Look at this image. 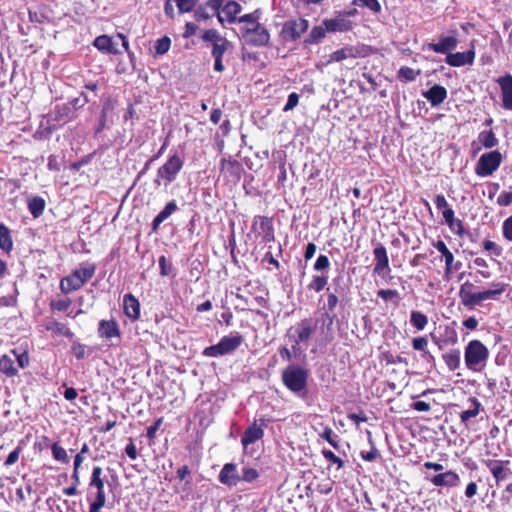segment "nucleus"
Instances as JSON below:
<instances>
[{
	"mask_svg": "<svg viewBox=\"0 0 512 512\" xmlns=\"http://www.w3.org/2000/svg\"><path fill=\"white\" fill-rule=\"evenodd\" d=\"M51 452L53 458L56 461L62 464H68L70 462V458L67 454V451L62 446H60L58 442L52 444Z\"/></svg>",
	"mask_w": 512,
	"mask_h": 512,
	"instance_id": "obj_47",
	"label": "nucleus"
},
{
	"mask_svg": "<svg viewBox=\"0 0 512 512\" xmlns=\"http://www.w3.org/2000/svg\"><path fill=\"white\" fill-rule=\"evenodd\" d=\"M308 27V21L306 19L299 18L285 22L281 32H306L308 30Z\"/></svg>",
	"mask_w": 512,
	"mask_h": 512,
	"instance_id": "obj_41",
	"label": "nucleus"
},
{
	"mask_svg": "<svg viewBox=\"0 0 512 512\" xmlns=\"http://www.w3.org/2000/svg\"><path fill=\"white\" fill-rule=\"evenodd\" d=\"M320 437L325 439L333 448H339L338 436L333 432L330 427H325Z\"/></svg>",
	"mask_w": 512,
	"mask_h": 512,
	"instance_id": "obj_55",
	"label": "nucleus"
},
{
	"mask_svg": "<svg viewBox=\"0 0 512 512\" xmlns=\"http://www.w3.org/2000/svg\"><path fill=\"white\" fill-rule=\"evenodd\" d=\"M123 310L124 314L131 320L136 321L140 318V302L131 293L125 294L123 297Z\"/></svg>",
	"mask_w": 512,
	"mask_h": 512,
	"instance_id": "obj_28",
	"label": "nucleus"
},
{
	"mask_svg": "<svg viewBox=\"0 0 512 512\" xmlns=\"http://www.w3.org/2000/svg\"><path fill=\"white\" fill-rule=\"evenodd\" d=\"M28 210L34 218H39L46 207L45 200L40 196H33L27 201Z\"/></svg>",
	"mask_w": 512,
	"mask_h": 512,
	"instance_id": "obj_38",
	"label": "nucleus"
},
{
	"mask_svg": "<svg viewBox=\"0 0 512 512\" xmlns=\"http://www.w3.org/2000/svg\"><path fill=\"white\" fill-rule=\"evenodd\" d=\"M458 40L453 36L442 37L437 43H429L428 49L435 52L446 54L450 53L456 48Z\"/></svg>",
	"mask_w": 512,
	"mask_h": 512,
	"instance_id": "obj_30",
	"label": "nucleus"
},
{
	"mask_svg": "<svg viewBox=\"0 0 512 512\" xmlns=\"http://www.w3.org/2000/svg\"><path fill=\"white\" fill-rule=\"evenodd\" d=\"M328 283V277L324 275H314L307 288L314 292H321Z\"/></svg>",
	"mask_w": 512,
	"mask_h": 512,
	"instance_id": "obj_48",
	"label": "nucleus"
},
{
	"mask_svg": "<svg viewBox=\"0 0 512 512\" xmlns=\"http://www.w3.org/2000/svg\"><path fill=\"white\" fill-rule=\"evenodd\" d=\"M496 83L500 87L502 108L512 111V75L506 73L496 79Z\"/></svg>",
	"mask_w": 512,
	"mask_h": 512,
	"instance_id": "obj_20",
	"label": "nucleus"
},
{
	"mask_svg": "<svg viewBox=\"0 0 512 512\" xmlns=\"http://www.w3.org/2000/svg\"><path fill=\"white\" fill-rule=\"evenodd\" d=\"M23 451V447L19 444L12 452L9 453L6 460L4 461V465L6 467L14 465L18 460Z\"/></svg>",
	"mask_w": 512,
	"mask_h": 512,
	"instance_id": "obj_59",
	"label": "nucleus"
},
{
	"mask_svg": "<svg viewBox=\"0 0 512 512\" xmlns=\"http://www.w3.org/2000/svg\"><path fill=\"white\" fill-rule=\"evenodd\" d=\"M374 255V268L373 273L377 275H383L385 270L390 271L389 258L386 248L382 244H378L373 250Z\"/></svg>",
	"mask_w": 512,
	"mask_h": 512,
	"instance_id": "obj_26",
	"label": "nucleus"
},
{
	"mask_svg": "<svg viewBox=\"0 0 512 512\" xmlns=\"http://www.w3.org/2000/svg\"><path fill=\"white\" fill-rule=\"evenodd\" d=\"M252 229L258 232L264 242H272L275 240V232L273 220L267 216H255L252 224Z\"/></svg>",
	"mask_w": 512,
	"mask_h": 512,
	"instance_id": "obj_15",
	"label": "nucleus"
},
{
	"mask_svg": "<svg viewBox=\"0 0 512 512\" xmlns=\"http://www.w3.org/2000/svg\"><path fill=\"white\" fill-rule=\"evenodd\" d=\"M178 209L177 204L174 200L168 202L164 209L159 212V214L152 221V230L153 232H157L160 225L170 217L174 212Z\"/></svg>",
	"mask_w": 512,
	"mask_h": 512,
	"instance_id": "obj_34",
	"label": "nucleus"
},
{
	"mask_svg": "<svg viewBox=\"0 0 512 512\" xmlns=\"http://www.w3.org/2000/svg\"><path fill=\"white\" fill-rule=\"evenodd\" d=\"M259 478V472L257 469L245 466L242 468V474L240 476V481H244L247 483H252Z\"/></svg>",
	"mask_w": 512,
	"mask_h": 512,
	"instance_id": "obj_50",
	"label": "nucleus"
},
{
	"mask_svg": "<svg viewBox=\"0 0 512 512\" xmlns=\"http://www.w3.org/2000/svg\"><path fill=\"white\" fill-rule=\"evenodd\" d=\"M430 482L436 487H457L460 485V476L453 470H447L430 478Z\"/></svg>",
	"mask_w": 512,
	"mask_h": 512,
	"instance_id": "obj_23",
	"label": "nucleus"
},
{
	"mask_svg": "<svg viewBox=\"0 0 512 512\" xmlns=\"http://www.w3.org/2000/svg\"><path fill=\"white\" fill-rule=\"evenodd\" d=\"M502 232L504 238L512 242V215L504 220L502 225Z\"/></svg>",
	"mask_w": 512,
	"mask_h": 512,
	"instance_id": "obj_63",
	"label": "nucleus"
},
{
	"mask_svg": "<svg viewBox=\"0 0 512 512\" xmlns=\"http://www.w3.org/2000/svg\"><path fill=\"white\" fill-rule=\"evenodd\" d=\"M445 260V276H449L454 270H458L461 266V262L454 264V255L450 251L446 255H442Z\"/></svg>",
	"mask_w": 512,
	"mask_h": 512,
	"instance_id": "obj_51",
	"label": "nucleus"
},
{
	"mask_svg": "<svg viewBox=\"0 0 512 512\" xmlns=\"http://www.w3.org/2000/svg\"><path fill=\"white\" fill-rule=\"evenodd\" d=\"M44 328L46 331L52 332L54 336H65L69 339L74 337V333L71 329L64 323H61L54 319H49L44 323Z\"/></svg>",
	"mask_w": 512,
	"mask_h": 512,
	"instance_id": "obj_32",
	"label": "nucleus"
},
{
	"mask_svg": "<svg viewBox=\"0 0 512 512\" xmlns=\"http://www.w3.org/2000/svg\"><path fill=\"white\" fill-rule=\"evenodd\" d=\"M321 453L327 461L331 464H335L338 470L344 467V461L331 450L323 449Z\"/></svg>",
	"mask_w": 512,
	"mask_h": 512,
	"instance_id": "obj_56",
	"label": "nucleus"
},
{
	"mask_svg": "<svg viewBox=\"0 0 512 512\" xmlns=\"http://www.w3.org/2000/svg\"><path fill=\"white\" fill-rule=\"evenodd\" d=\"M71 304L72 300L70 298H64L59 300H52L49 305L52 311L64 312L68 310Z\"/></svg>",
	"mask_w": 512,
	"mask_h": 512,
	"instance_id": "obj_54",
	"label": "nucleus"
},
{
	"mask_svg": "<svg viewBox=\"0 0 512 512\" xmlns=\"http://www.w3.org/2000/svg\"><path fill=\"white\" fill-rule=\"evenodd\" d=\"M475 45L471 41L470 48L466 52L448 53L446 56V63L451 67H461L465 65H472L475 60Z\"/></svg>",
	"mask_w": 512,
	"mask_h": 512,
	"instance_id": "obj_16",
	"label": "nucleus"
},
{
	"mask_svg": "<svg viewBox=\"0 0 512 512\" xmlns=\"http://www.w3.org/2000/svg\"><path fill=\"white\" fill-rule=\"evenodd\" d=\"M333 488L334 481L331 480L330 478H326L317 484L316 491L322 495H327L332 492Z\"/></svg>",
	"mask_w": 512,
	"mask_h": 512,
	"instance_id": "obj_58",
	"label": "nucleus"
},
{
	"mask_svg": "<svg viewBox=\"0 0 512 512\" xmlns=\"http://www.w3.org/2000/svg\"><path fill=\"white\" fill-rule=\"evenodd\" d=\"M0 249L9 254L13 249V240L9 228L0 223Z\"/></svg>",
	"mask_w": 512,
	"mask_h": 512,
	"instance_id": "obj_40",
	"label": "nucleus"
},
{
	"mask_svg": "<svg viewBox=\"0 0 512 512\" xmlns=\"http://www.w3.org/2000/svg\"><path fill=\"white\" fill-rule=\"evenodd\" d=\"M202 38L204 41L212 43L211 53L215 59L214 70L217 72H222L224 70L222 57L230 46L229 41L226 38L221 37L219 34H202Z\"/></svg>",
	"mask_w": 512,
	"mask_h": 512,
	"instance_id": "obj_12",
	"label": "nucleus"
},
{
	"mask_svg": "<svg viewBox=\"0 0 512 512\" xmlns=\"http://www.w3.org/2000/svg\"><path fill=\"white\" fill-rule=\"evenodd\" d=\"M412 348L415 351L421 352L422 357H429L430 359H434V357L430 354L428 350V339L426 336H418L412 339Z\"/></svg>",
	"mask_w": 512,
	"mask_h": 512,
	"instance_id": "obj_43",
	"label": "nucleus"
},
{
	"mask_svg": "<svg viewBox=\"0 0 512 512\" xmlns=\"http://www.w3.org/2000/svg\"><path fill=\"white\" fill-rule=\"evenodd\" d=\"M317 328V323L314 321L313 318L308 317L302 319L300 322L297 323L295 327H291L288 332L287 336H290L291 331L295 330V335H293V345L292 349L294 351V355H298L301 352L300 344L301 343H307L311 339L312 335L315 333Z\"/></svg>",
	"mask_w": 512,
	"mask_h": 512,
	"instance_id": "obj_7",
	"label": "nucleus"
},
{
	"mask_svg": "<svg viewBox=\"0 0 512 512\" xmlns=\"http://www.w3.org/2000/svg\"><path fill=\"white\" fill-rule=\"evenodd\" d=\"M484 464L495 479L496 485H499L501 481H504L512 476V470L509 468V460L487 459L484 460Z\"/></svg>",
	"mask_w": 512,
	"mask_h": 512,
	"instance_id": "obj_14",
	"label": "nucleus"
},
{
	"mask_svg": "<svg viewBox=\"0 0 512 512\" xmlns=\"http://www.w3.org/2000/svg\"><path fill=\"white\" fill-rule=\"evenodd\" d=\"M218 480L228 487L236 486L240 482V475L234 463H226L219 472Z\"/></svg>",
	"mask_w": 512,
	"mask_h": 512,
	"instance_id": "obj_21",
	"label": "nucleus"
},
{
	"mask_svg": "<svg viewBox=\"0 0 512 512\" xmlns=\"http://www.w3.org/2000/svg\"><path fill=\"white\" fill-rule=\"evenodd\" d=\"M443 218L448 227L454 231L458 236L462 237L465 234V228L463 222L460 219L455 218L453 209H447L443 211Z\"/></svg>",
	"mask_w": 512,
	"mask_h": 512,
	"instance_id": "obj_33",
	"label": "nucleus"
},
{
	"mask_svg": "<svg viewBox=\"0 0 512 512\" xmlns=\"http://www.w3.org/2000/svg\"><path fill=\"white\" fill-rule=\"evenodd\" d=\"M159 268H160V274L162 276H168L172 270H173V265L171 262H169L166 258V256L162 255L159 257Z\"/></svg>",
	"mask_w": 512,
	"mask_h": 512,
	"instance_id": "obj_60",
	"label": "nucleus"
},
{
	"mask_svg": "<svg viewBox=\"0 0 512 512\" xmlns=\"http://www.w3.org/2000/svg\"><path fill=\"white\" fill-rule=\"evenodd\" d=\"M183 165L184 161L177 153L169 156L167 161L158 168L155 183L157 185H161V181H163L165 186L171 184L176 180L177 175L183 168Z\"/></svg>",
	"mask_w": 512,
	"mask_h": 512,
	"instance_id": "obj_9",
	"label": "nucleus"
},
{
	"mask_svg": "<svg viewBox=\"0 0 512 512\" xmlns=\"http://www.w3.org/2000/svg\"><path fill=\"white\" fill-rule=\"evenodd\" d=\"M503 160L502 154L498 150L484 153L480 156L476 166L475 173L479 177L492 175L498 170Z\"/></svg>",
	"mask_w": 512,
	"mask_h": 512,
	"instance_id": "obj_11",
	"label": "nucleus"
},
{
	"mask_svg": "<svg viewBox=\"0 0 512 512\" xmlns=\"http://www.w3.org/2000/svg\"><path fill=\"white\" fill-rule=\"evenodd\" d=\"M98 335L100 338L110 340L112 338H120L121 331L115 319L101 320L98 324Z\"/></svg>",
	"mask_w": 512,
	"mask_h": 512,
	"instance_id": "obj_27",
	"label": "nucleus"
},
{
	"mask_svg": "<svg viewBox=\"0 0 512 512\" xmlns=\"http://www.w3.org/2000/svg\"><path fill=\"white\" fill-rule=\"evenodd\" d=\"M369 442L371 444V449L369 451H361L360 452V457L364 460V461H367V462H373L375 461L378 457H380V452L379 450L376 448L374 442L372 441L371 439V436H369Z\"/></svg>",
	"mask_w": 512,
	"mask_h": 512,
	"instance_id": "obj_52",
	"label": "nucleus"
},
{
	"mask_svg": "<svg viewBox=\"0 0 512 512\" xmlns=\"http://www.w3.org/2000/svg\"><path fill=\"white\" fill-rule=\"evenodd\" d=\"M198 0H174L180 14L193 10Z\"/></svg>",
	"mask_w": 512,
	"mask_h": 512,
	"instance_id": "obj_57",
	"label": "nucleus"
},
{
	"mask_svg": "<svg viewBox=\"0 0 512 512\" xmlns=\"http://www.w3.org/2000/svg\"><path fill=\"white\" fill-rule=\"evenodd\" d=\"M241 11V6L236 1H228L218 12L217 17L219 22L224 24L225 22L233 23L238 21L237 15Z\"/></svg>",
	"mask_w": 512,
	"mask_h": 512,
	"instance_id": "obj_22",
	"label": "nucleus"
},
{
	"mask_svg": "<svg viewBox=\"0 0 512 512\" xmlns=\"http://www.w3.org/2000/svg\"><path fill=\"white\" fill-rule=\"evenodd\" d=\"M85 350H86L85 345L78 341L73 342V344L71 346V353L78 360H82L85 357Z\"/></svg>",
	"mask_w": 512,
	"mask_h": 512,
	"instance_id": "obj_61",
	"label": "nucleus"
},
{
	"mask_svg": "<svg viewBox=\"0 0 512 512\" xmlns=\"http://www.w3.org/2000/svg\"><path fill=\"white\" fill-rule=\"evenodd\" d=\"M244 169L242 164L232 158H222L220 163V175L230 183L236 184L240 181Z\"/></svg>",
	"mask_w": 512,
	"mask_h": 512,
	"instance_id": "obj_13",
	"label": "nucleus"
},
{
	"mask_svg": "<svg viewBox=\"0 0 512 512\" xmlns=\"http://www.w3.org/2000/svg\"><path fill=\"white\" fill-rule=\"evenodd\" d=\"M497 204L502 207H507L512 204V191H502L497 197Z\"/></svg>",
	"mask_w": 512,
	"mask_h": 512,
	"instance_id": "obj_64",
	"label": "nucleus"
},
{
	"mask_svg": "<svg viewBox=\"0 0 512 512\" xmlns=\"http://www.w3.org/2000/svg\"><path fill=\"white\" fill-rule=\"evenodd\" d=\"M326 29L328 32H343L353 29V23L344 16H338L335 19L326 20Z\"/></svg>",
	"mask_w": 512,
	"mask_h": 512,
	"instance_id": "obj_35",
	"label": "nucleus"
},
{
	"mask_svg": "<svg viewBox=\"0 0 512 512\" xmlns=\"http://www.w3.org/2000/svg\"><path fill=\"white\" fill-rule=\"evenodd\" d=\"M103 469L100 466H94L89 480V489H96L94 501L106 504V495L104 491Z\"/></svg>",
	"mask_w": 512,
	"mask_h": 512,
	"instance_id": "obj_18",
	"label": "nucleus"
},
{
	"mask_svg": "<svg viewBox=\"0 0 512 512\" xmlns=\"http://www.w3.org/2000/svg\"><path fill=\"white\" fill-rule=\"evenodd\" d=\"M10 356L4 354L0 357V374L5 375L7 378H12L18 375V369H24L30 364V357L26 350L19 351L12 349Z\"/></svg>",
	"mask_w": 512,
	"mask_h": 512,
	"instance_id": "obj_5",
	"label": "nucleus"
},
{
	"mask_svg": "<svg viewBox=\"0 0 512 512\" xmlns=\"http://www.w3.org/2000/svg\"><path fill=\"white\" fill-rule=\"evenodd\" d=\"M243 341V336L237 332L234 335L223 336L217 344L206 347L202 354L206 357L224 356L238 349Z\"/></svg>",
	"mask_w": 512,
	"mask_h": 512,
	"instance_id": "obj_8",
	"label": "nucleus"
},
{
	"mask_svg": "<svg viewBox=\"0 0 512 512\" xmlns=\"http://www.w3.org/2000/svg\"><path fill=\"white\" fill-rule=\"evenodd\" d=\"M423 96L430 102L432 107H437L447 98V90L444 86L435 84L425 91Z\"/></svg>",
	"mask_w": 512,
	"mask_h": 512,
	"instance_id": "obj_29",
	"label": "nucleus"
},
{
	"mask_svg": "<svg viewBox=\"0 0 512 512\" xmlns=\"http://www.w3.org/2000/svg\"><path fill=\"white\" fill-rule=\"evenodd\" d=\"M352 4L356 7L366 8L373 14H379L382 9L378 0H353Z\"/></svg>",
	"mask_w": 512,
	"mask_h": 512,
	"instance_id": "obj_46",
	"label": "nucleus"
},
{
	"mask_svg": "<svg viewBox=\"0 0 512 512\" xmlns=\"http://www.w3.org/2000/svg\"><path fill=\"white\" fill-rule=\"evenodd\" d=\"M469 401L471 402L470 408L462 411L459 415L461 423L465 425L470 419L475 418L482 409V405L477 398L471 397Z\"/></svg>",
	"mask_w": 512,
	"mask_h": 512,
	"instance_id": "obj_36",
	"label": "nucleus"
},
{
	"mask_svg": "<svg viewBox=\"0 0 512 512\" xmlns=\"http://www.w3.org/2000/svg\"><path fill=\"white\" fill-rule=\"evenodd\" d=\"M443 361L449 371H455L461 364V352L459 349H451L442 355Z\"/></svg>",
	"mask_w": 512,
	"mask_h": 512,
	"instance_id": "obj_37",
	"label": "nucleus"
},
{
	"mask_svg": "<svg viewBox=\"0 0 512 512\" xmlns=\"http://www.w3.org/2000/svg\"><path fill=\"white\" fill-rule=\"evenodd\" d=\"M492 287V289L485 291L474 292V284L470 281L464 282L458 292L461 304L468 309H473L485 300L497 299L498 296L505 292L507 284L493 283Z\"/></svg>",
	"mask_w": 512,
	"mask_h": 512,
	"instance_id": "obj_1",
	"label": "nucleus"
},
{
	"mask_svg": "<svg viewBox=\"0 0 512 512\" xmlns=\"http://www.w3.org/2000/svg\"><path fill=\"white\" fill-rule=\"evenodd\" d=\"M270 34H242L240 38L243 45V54H247L250 57L248 52L252 47H262L269 43Z\"/></svg>",
	"mask_w": 512,
	"mask_h": 512,
	"instance_id": "obj_24",
	"label": "nucleus"
},
{
	"mask_svg": "<svg viewBox=\"0 0 512 512\" xmlns=\"http://www.w3.org/2000/svg\"><path fill=\"white\" fill-rule=\"evenodd\" d=\"M489 355L488 348L480 340L469 341L464 350L466 368L475 373L482 372L487 365Z\"/></svg>",
	"mask_w": 512,
	"mask_h": 512,
	"instance_id": "obj_3",
	"label": "nucleus"
},
{
	"mask_svg": "<svg viewBox=\"0 0 512 512\" xmlns=\"http://www.w3.org/2000/svg\"><path fill=\"white\" fill-rule=\"evenodd\" d=\"M238 21L244 23L243 32H267L259 23V12L255 11L250 14L239 17Z\"/></svg>",
	"mask_w": 512,
	"mask_h": 512,
	"instance_id": "obj_31",
	"label": "nucleus"
},
{
	"mask_svg": "<svg viewBox=\"0 0 512 512\" xmlns=\"http://www.w3.org/2000/svg\"><path fill=\"white\" fill-rule=\"evenodd\" d=\"M309 371L297 364H290L281 373L284 386L294 394L302 395L308 385Z\"/></svg>",
	"mask_w": 512,
	"mask_h": 512,
	"instance_id": "obj_4",
	"label": "nucleus"
},
{
	"mask_svg": "<svg viewBox=\"0 0 512 512\" xmlns=\"http://www.w3.org/2000/svg\"><path fill=\"white\" fill-rule=\"evenodd\" d=\"M71 479H72V485L69 487H65L63 489V494H65L66 496H74V495L78 494L77 488L80 484L79 469H73Z\"/></svg>",
	"mask_w": 512,
	"mask_h": 512,
	"instance_id": "obj_49",
	"label": "nucleus"
},
{
	"mask_svg": "<svg viewBox=\"0 0 512 512\" xmlns=\"http://www.w3.org/2000/svg\"><path fill=\"white\" fill-rule=\"evenodd\" d=\"M171 46V40L169 37L164 36L160 39H158L154 44V51L156 55H163L165 54Z\"/></svg>",
	"mask_w": 512,
	"mask_h": 512,
	"instance_id": "obj_53",
	"label": "nucleus"
},
{
	"mask_svg": "<svg viewBox=\"0 0 512 512\" xmlns=\"http://www.w3.org/2000/svg\"><path fill=\"white\" fill-rule=\"evenodd\" d=\"M377 296L385 302H392L395 306H398L401 300L399 292L396 289H380L377 291Z\"/></svg>",
	"mask_w": 512,
	"mask_h": 512,
	"instance_id": "obj_45",
	"label": "nucleus"
},
{
	"mask_svg": "<svg viewBox=\"0 0 512 512\" xmlns=\"http://www.w3.org/2000/svg\"><path fill=\"white\" fill-rule=\"evenodd\" d=\"M93 44L99 51L110 54H120L129 47L125 34H100Z\"/></svg>",
	"mask_w": 512,
	"mask_h": 512,
	"instance_id": "obj_6",
	"label": "nucleus"
},
{
	"mask_svg": "<svg viewBox=\"0 0 512 512\" xmlns=\"http://www.w3.org/2000/svg\"><path fill=\"white\" fill-rule=\"evenodd\" d=\"M176 479L179 482H183L184 485L181 489L182 492L191 489L193 478L192 472L188 465H183L176 470Z\"/></svg>",
	"mask_w": 512,
	"mask_h": 512,
	"instance_id": "obj_39",
	"label": "nucleus"
},
{
	"mask_svg": "<svg viewBox=\"0 0 512 512\" xmlns=\"http://www.w3.org/2000/svg\"><path fill=\"white\" fill-rule=\"evenodd\" d=\"M96 265L94 263H82L69 275L63 277L59 283V289L64 294H69L81 289L95 274Z\"/></svg>",
	"mask_w": 512,
	"mask_h": 512,
	"instance_id": "obj_2",
	"label": "nucleus"
},
{
	"mask_svg": "<svg viewBox=\"0 0 512 512\" xmlns=\"http://www.w3.org/2000/svg\"><path fill=\"white\" fill-rule=\"evenodd\" d=\"M410 323L417 331H422L428 324V317L420 311H412L410 314Z\"/></svg>",
	"mask_w": 512,
	"mask_h": 512,
	"instance_id": "obj_44",
	"label": "nucleus"
},
{
	"mask_svg": "<svg viewBox=\"0 0 512 512\" xmlns=\"http://www.w3.org/2000/svg\"><path fill=\"white\" fill-rule=\"evenodd\" d=\"M373 51L374 49L370 45L363 43H358L356 45H346L341 49L332 52L329 55V59L327 60L326 64L341 62L348 58H364L370 56Z\"/></svg>",
	"mask_w": 512,
	"mask_h": 512,
	"instance_id": "obj_10",
	"label": "nucleus"
},
{
	"mask_svg": "<svg viewBox=\"0 0 512 512\" xmlns=\"http://www.w3.org/2000/svg\"><path fill=\"white\" fill-rule=\"evenodd\" d=\"M498 143H499V140L496 137V135L492 129L483 130L478 134L477 139L471 143L473 154H477L483 148H485V149L494 148L498 145Z\"/></svg>",
	"mask_w": 512,
	"mask_h": 512,
	"instance_id": "obj_19",
	"label": "nucleus"
},
{
	"mask_svg": "<svg viewBox=\"0 0 512 512\" xmlns=\"http://www.w3.org/2000/svg\"><path fill=\"white\" fill-rule=\"evenodd\" d=\"M342 292V289L335 288L333 292L330 291V288L327 289V309L324 316V324L328 331L332 330V326L337 319V315L335 313V308L339 303L338 293Z\"/></svg>",
	"mask_w": 512,
	"mask_h": 512,
	"instance_id": "obj_17",
	"label": "nucleus"
},
{
	"mask_svg": "<svg viewBox=\"0 0 512 512\" xmlns=\"http://www.w3.org/2000/svg\"><path fill=\"white\" fill-rule=\"evenodd\" d=\"M421 70L420 69H413L408 66H402L396 75L397 80H399L402 83L407 82H413L417 79L418 76H420Z\"/></svg>",
	"mask_w": 512,
	"mask_h": 512,
	"instance_id": "obj_42",
	"label": "nucleus"
},
{
	"mask_svg": "<svg viewBox=\"0 0 512 512\" xmlns=\"http://www.w3.org/2000/svg\"><path fill=\"white\" fill-rule=\"evenodd\" d=\"M262 425H258L255 420L250 426H248L241 437V443L246 448L249 445L261 440L264 436V419H261Z\"/></svg>",
	"mask_w": 512,
	"mask_h": 512,
	"instance_id": "obj_25",
	"label": "nucleus"
},
{
	"mask_svg": "<svg viewBox=\"0 0 512 512\" xmlns=\"http://www.w3.org/2000/svg\"><path fill=\"white\" fill-rule=\"evenodd\" d=\"M299 103V95L296 92H292L288 96L287 103L283 107V112H289L293 110Z\"/></svg>",
	"mask_w": 512,
	"mask_h": 512,
	"instance_id": "obj_62",
	"label": "nucleus"
}]
</instances>
